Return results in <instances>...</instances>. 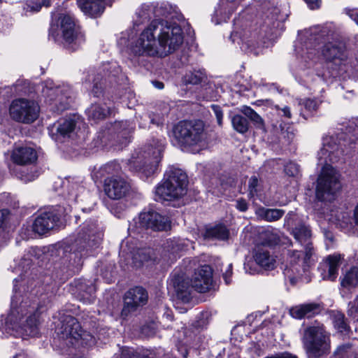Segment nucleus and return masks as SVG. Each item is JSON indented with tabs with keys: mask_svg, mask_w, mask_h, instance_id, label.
<instances>
[{
	"mask_svg": "<svg viewBox=\"0 0 358 358\" xmlns=\"http://www.w3.org/2000/svg\"><path fill=\"white\" fill-rule=\"evenodd\" d=\"M126 80V76L122 72V69L116 62L103 64L97 69H90L84 73L83 84L86 89H91V93L95 97H99L103 94L105 85L107 82L110 84L120 83Z\"/></svg>",
	"mask_w": 358,
	"mask_h": 358,
	"instance_id": "obj_8",
	"label": "nucleus"
},
{
	"mask_svg": "<svg viewBox=\"0 0 358 358\" xmlns=\"http://www.w3.org/2000/svg\"><path fill=\"white\" fill-rule=\"evenodd\" d=\"M42 94L50 110L57 113L68 109L74 99L70 85L56 83L52 80H46L43 83Z\"/></svg>",
	"mask_w": 358,
	"mask_h": 358,
	"instance_id": "obj_11",
	"label": "nucleus"
},
{
	"mask_svg": "<svg viewBox=\"0 0 358 358\" xmlns=\"http://www.w3.org/2000/svg\"><path fill=\"white\" fill-rule=\"evenodd\" d=\"M210 314L208 312L201 313L199 320L196 322L195 327L198 328H204L208 324Z\"/></svg>",
	"mask_w": 358,
	"mask_h": 358,
	"instance_id": "obj_57",
	"label": "nucleus"
},
{
	"mask_svg": "<svg viewBox=\"0 0 358 358\" xmlns=\"http://www.w3.org/2000/svg\"><path fill=\"white\" fill-rule=\"evenodd\" d=\"M334 327L340 332H345L348 330V325L345 322V315L341 313H336L334 315Z\"/></svg>",
	"mask_w": 358,
	"mask_h": 358,
	"instance_id": "obj_45",
	"label": "nucleus"
},
{
	"mask_svg": "<svg viewBox=\"0 0 358 358\" xmlns=\"http://www.w3.org/2000/svg\"><path fill=\"white\" fill-rule=\"evenodd\" d=\"M101 170L104 171L108 174L118 173L120 170V166L116 162H111L102 166Z\"/></svg>",
	"mask_w": 358,
	"mask_h": 358,
	"instance_id": "obj_55",
	"label": "nucleus"
},
{
	"mask_svg": "<svg viewBox=\"0 0 358 358\" xmlns=\"http://www.w3.org/2000/svg\"><path fill=\"white\" fill-rule=\"evenodd\" d=\"M285 210L278 208H266L262 206L255 210L257 218L266 222H275L279 220L285 214Z\"/></svg>",
	"mask_w": 358,
	"mask_h": 358,
	"instance_id": "obj_34",
	"label": "nucleus"
},
{
	"mask_svg": "<svg viewBox=\"0 0 358 358\" xmlns=\"http://www.w3.org/2000/svg\"><path fill=\"white\" fill-rule=\"evenodd\" d=\"M77 289L79 291L78 297L83 303H91L94 301L96 287L92 282H81L78 284Z\"/></svg>",
	"mask_w": 358,
	"mask_h": 358,
	"instance_id": "obj_37",
	"label": "nucleus"
},
{
	"mask_svg": "<svg viewBox=\"0 0 358 358\" xmlns=\"http://www.w3.org/2000/svg\"><path fill=\"white\" fill-rule=\"evenodd\" d=\"M186 247L184 241L182 240H170L167 241V246L169 250H171L173 254L182 251Z\"/></svg>",
	"mask_w": 358,
	"mask_h": 358,
	"instance_id": "obj_47",
	"label": "nucleus"
},
{
	"mask_svg": "<svg viewBox=\"0 0 358 358\" xmlns=\"http://www.w3.org/2000/svg\"><path fill=\"white\" fill-rule=\"evenodd\" d=\"M322 308L320 303H303L292 307L290 310L292 317L296 319H302L305 317H310L320 313Z\"/></svg>",
	"mask_w": 358,
	"mask_h": 358,
	"instance_id": "obj_31",
	"label": "nucleus"
},
{
	"mask_svg": "<svg viewBox=\"0 0 358 358\" xmlns=\"http://www.w3.org/2000/svg\"><path fill=\"white\" fill-rule=\"evenodd\" d=\"M88 120L91 124H98L113 113V110L106 103H95L85 110Z\"/></svg>",
	"mask_w": 358,
	"mask_h": 358,
	"instance_id": "obj_28",
	"label": "nucleus"
},
{
	"mask_svg": "<svg viewBox=\"0 0 358 358\" xmlns=\"http://www.w3.org/2000/svg\"><path fill=\"white\" fill-rule=\"evenodd\" d=\"M134 125L127 120L116 121L113 123H107L104 129H101V133L108 132V134H115L119 133H131L133 132Z\"/></svg>",
	"mask_w": 358,
	"mask_h": 358,
	"instance_id": "obj_36",
	"label": "nucleus"
},
{
	"mask_svg": "<svg viewBox=\"0 0 358 358\" xmlns=\"http://www.w3.org/2000/svg\"><path fill=\"white\" fill-rule=\"evenodd\" d=\"M171 285H173L178 299L184 302H188L191 298L192 290L194 288L189 281L186 280L182 275H174L171 279Z\"/></svg>",
	"mask_w": 358,
	"mask_h": 358,
	"instance_id": "obj_30",
	"label": "nucleus"
},
{
	"mask_svg": "<svg viewBox=\"0 0 358 358\" xmlns=\"http://www.w3.org/2000/svg\"><path fill=\"white\" fill-rule=\"evenodd\" d=\"M135 224L137 228L150 229L156 231H166L171 227V221L169 217L152 210L141 213L137 220H135Z\"/></svg>",
	"mask_w": 358,
	"mask_h": 358,
	"instance_id": "obj_16",
	"label": "nucleus"
},
{
	"mask_svg": "<svg viewBox=\"0 0 358 358\" xmlns=\"http://www.w3.org/2000/svg\"><path fill=\"white\" fill-rule=\"evenodd\" d=\"M206 78L205 70L203 69L187 71L185 74L182 77V83L185 85H199Z\"/></svg>",
	"mask_w": 358,
	"mask_h": 358,
	"instance_id": "obj_38",
	"label": "nucleus"
},
{
	"mask_svg": "<svg viewBox=\"0 0 358 358\" xmlns=\"http://www.w3.org/2000/svg\"><path fill=\"white\" fill-rule=\"evenodd\" d=\"M341 285L347 289L358 287V267H352L345 274L341 280Z\"/></svg>",
	"mask_w": 358,
	"mask_h": 358,
	"instance_id": "obj_40",
	"label": "nucleus"
},
{
	"mask_svg": "<svg viewBox=\"0 0 358 358\" xmlns=\"http://www.w3.org/2000/svg\"><path fill=\"white\" fill-rule=\"evenodd\" d=\"M188 178L186 173L176 166L168 167L164 180L155 190L162 200L171 201L178 200L187 193Z\"/></svg>",
	"mask_w": 358,
	"mask_h": 358,
	"instance_id": "obj_10",
	"label": "nucleus"
},
{
	"mask_svg": "<svg viewBox=\"0 0 358 358\" xmlns=\"http://www.w3.org/2000/svg\"><path fill=\"white\" fill-rule=\"evenodd\" d=\"M10 213L7 209H2L0 210V228L3 226L5 222L8 220Z\"/></svg>",
	"mask_w": 358,
	"mask_h": 358,
	"instance_id": "obj_63",
	"label": "nucleus"
},
{
	"mask_svg": "<svg viewBox=\"0 0 358 358\" xmlns=\"http://www.w3.org/2000/svg\"><path fill=\"white\" fill-rule=\"evenodd\" d=\"M17 282V279L14 282ZM10 310L6 319V326L19 336H36L38 334V314L29 299L17 291L14 284Z\"/></svg>",
	"mask_w": 358,
	"mask_h": 358,
	"instance_id": "obj_4",
	"label": "nucleus"
},
{
	"mask_svg": "<svg viewBox=\"0 0 358 358\" xmlns=\"http://www.w3.org/2000/svg\"><path fill=\"white\" fill-rule=\"evenodd\" d=\"M263 238L266 244L268 245H275L280 242L279 235L273 231L266 230L262 234Z\"/></svg>",
	"mask_w": 358,
	"mask_h": 358,
	"instance_id": "obj_46",
	"label": "nucleus"
},
{
	"mask_svg": "<svg viewBox=\"0 0 358 358\" xmlns=\"http://www.w3.org/2000/svg\"><path fill=\"white\" fill-rule=\"evenodd\" d=\"M10 117L18 122L30 124L39 116L40 107L36 101L26 98H18L12 101L9 106Z\"/></svg>",
	"mask_w": 358,
	"mask_h": 358,
	"instance_id": "obj_14",
	"label": "nucleus"
},
{
	"mask_svg": "<svg viewBox=\"0 0 358 358\" xmlns=\"http://www.w3.org/2000/svg\"><path fill=\"white\" fill-rule=\"evenodd\" d=\"M97 229L95 222H85L83 224L80 231L73 245L75 251L81 252L87 246H90V241L94 235Z\"/></svg>",
	"mask_w": 358,
	"mask_h": 358,
	"instance_id": "obj_25",
	"label": "nucleus"
},
{
	"mask_svg": "<svg viewBox=\"0 0 358 358\" xmlns=\"http://www.w3.org/2000/svg\"><path fill=\"white\" fill-rule=\"evenodd\" d=\"M85 123L78 115H73L59 120L50 127V134H71V133H83L81 127Z\"/></svg>",
	"mask_w": 358,
	"mask_h": 358,
	"instance_id": "obj_21",
	"label": "nucleus"
},
{
	"mask_svg": "<svg viewBox=\"0 0 358 358\" xmlns=\"http://www.w3.org/2000/svg\"><path fill=\"white\" fill-rule=\"evenodd\" d=\"M257 85V83L255 81H252L250 78V81L243 80V83L236 85V89H234V91L237 93H239L240 94H244L245 92L250 91Z\"/></svg>",
	"mask_w": 358,
	"mask_h": 358,
	"instance_id": "obj_49",
	"label": "nucleus"
},
{
	"mask_svg": "<svg viewBox=\"0 0 358 358\" xmlns=\"http://www.w3.org/2000/svg\"><path fill=\"white\" fill-rule=\"evenodd\" d=\"M101 170L104 171L108 174L118 173L120 170V166L116 162H111L102 166Z\"/></svg>",
	"mask_w": 358,
	"mask_h": 358,
	"instance_id": "obj_54",
	"label": "nucleus"
},
{
	"mask_svg": "<svg viewBox=\"0 0 358 358\" xmlns=\"http://www.w3.org/2000/svg\"><path fill=\"white\" fill-rule=\"evenodd\" d=\"M59 217L53 212H43L35 219L32 228L35 233L40 235L48 233L57 225Z\"/></svg>",
	"mask_w": 358,
	"mask_h": 358,
	"instance_id": "obj_23",
	"label": "nucleus"
},
{
	"mask_svg": "<svg viewBox=\"0 0 358 358\" xmlns=\"http://www.w3.org/2000/svg\"><path fill=\"white\" fill-rule=\"evenodd\" d=\"M231 124L234 129L241 134L247 132L249 128L248 118L241 115H234L231 119Z\"/></svg>",
	"mask_w": 358,
	"mask_h": 358,
	"instance_id": "obj_41",
	"label": "nucleus"
},
{
	"mask_svg": "<svg viewBox=\"0 0 358 358\" xmlns=\"http://www.w3.org/2000/svg\"><path fill=\"white\" fill-rule=\"evenodd\" d=\"M57 334L66 345L91 346L95 343L94 337L89 332L82 330L77 319L71 315L64 317Z\"/></svg>",
	"mask_w": 358,
	"mask_h": 358,
	"instance_id": "obj_12",
	"label": "nucleus"
},
{
	"mask_svg": "<svg viewBox=\"0 0 358 358\" xmlns=\"http://www.w3.org/2000/svg\"><path fill=\"white\" fill-rule=\"evenodd\" d=\"M204 123L201 120H184L178 122L173 128V134H202Z\"/></svg>",
	"mask_w": 358,
	"mask_h": 358,
	"instance_id": "obj_29",
	"label": "nucleus"
},
{
	"mask_svg": "<svg viewBox=\"0 0 358 358\" xmlns=\"http://www.w3.org/2000/svg\"><path fill=\"white\" fill-rule=\"evenodd\" d=\"M202 236L206 240L225 241L229 236V231L224 224H219L206 227Z\"/></svg>",
	"mask_w": 358,
	"mask_h": 358,
	"instance_id": "obj_32",
	"label": "nucleus"
},
{
	"mask_svg": "<svg viewBox=\"0 0 358 358\" xmlns=\"http://www.w3.org/2000/svg\"><path fill=\"white\" fill-rule=\"evenodd\" d=\"M299 69L296 78L311 87L313 83L331 82L348 71V52L331 24L305 30L295 45Z\"/></svg>",
	"mask_w": 358,
	"mask_h": 358,
	"instance_id": "obj_2",
	"label": "nucleus"
},
{
	"mask_svg": "<svg viewBox=\"0 0 358 358\" xmlns=\"http://www.w3.org/2000/svg\"><path fill=\"white\" fill-rule=\"evenodd\" d=\"M103 190L108 198L118 200L127 195L131 190V185L121 177H110L104 180Z\"/></svg>",
	"mask_w": 358,
	"mask_h": 358,
	"instance_id": "obj_20",
	"label": "nucleus"
},
{
	"mask_svg": "<svg viewBox=\"0 0 358 358\" xmlns=\"http://www.w3.org/2000/svg\"><path fill=\"white\" fill-rule=\"evenodd\" d=\"M182 16L168 2H148L138 6L132 29L120 34L117 45L138 57L165 58L183 43Z\"/></svg>",
	"mask_w": 358,
	"mask_h": 358,
	"instance_id": "obj_1",
	"label": "nucleus"
},
{
	"mask_svg": "<svg viewBox=\"0 0 358 358\" xmlns=\"http://www.w3.org/2000/svg\"><path fill=\"white\" fill-rule=\"evenodd\" d=\"M102 137H108L106 148H113L115 150H122L131 142L130 136H102Z\"/></svg>",
	"mask_w": 358,
	"mask_h": 358,
	"instance_id": "obj_39",
	"label": "nucleus"
},
{
	"mask_svg": "<svg viewBox=\"0 0 358 358\" xmlns=\"http://www.w3.org/2000/svg\"><path fill=\"white\" fill-rule=\"evenodd\" d=\"M165 145L164 138H152L148 143L136 148L127 162L129 169L145 178L154 175L162 159Z\"/></svg>",
	"mask_w": 358,
	"mask_h": 358,
	"instance_id": "obj_6",
	"label": "nucleus"
},
{
	"mask_svg": "<svg viewBox=\"0 0 358 358\" xmlns=\"http://www.w3.org/2000/svg\"><path fill=\"white\" fill-rule=\"evenodd\" d=\"M331 334L324 325L315 320L304 327L302 343L308 358H324L331 351Z\"/></svg>",
	"mask_w": 358,
	"mask_h": 358,
	"instance_id": "obj_9",
	"label": "nucleus"
},
{
	"mask_svg": "<svg viewBox=\"0 0 358 358\" xmlns=\"http://www.w3.org/2000/svg\"><path fill=\"white\" fill-rule=\"evenodd\" d=\"M333 129L334 134H358V118L339 121Z\"/></svg>",
	"mask_w": 358,
	"mask_h": 358,
	"instance_id": "obj_35",
	"label": "nucleus"
},
{
	"mask_svg": "<svg viewBox=\"0 0 358 358\" xmlns=\"http://www.w3.org/2000/svg\"><path fill=\"white\" fill-rule=\"evenodd\" d=\"M83 189V187L78 183L72 184L70 187V189L68 193V199L70 201L76 202L78 199V192H80Z\"/></svg>",
	"mask_w": 358,
	"mask_h": 358,
	"instance_id": "obj_53",
	"label": "nucleus"
},
{
	"mask_svg": "<svg viewBox=\"0 0 358 358\" xmlns=\"http://www.w3.org/2000/svg\"><path fill=\"white\" fill-rule=\"evenodd\" d=\"M257 185H258V179L255 176L252 177L249 181L250 194L253 196L255 194L257 193Z\"/></svg>",
	"mask_w": 358,
	"mask_h": 358,
	"instance_id": "obj_59",
	"label": "nucleus"
},
{
	"mask_svg": "<svg viewBox=\"0 0 358 358\" xmlns=\"http://www.w3.org/2000/svg\"><path fill=\"white\" fill-rule=\"evenodd\" d=\"M282 21L283 16L275 6L263 12L259 31L243 16H239L234 20V28L229 38L232 43H237L243 51L257 55L259 52L257 48L262 43H265V41L262 42V39L266 37L271 40L277 36L282 28Z\"/></svg>",
	"mask_w": 358,
	"mask_h": 358,
	"instance_id": "obj_3",
	"label": "nucleus"
},
{
	"mask_svg": "<svg viewBox=\"0 0 358 358\" xmlns=\"http://www.w3.org/2000/svg\"><path fill=\"white\" fill-rule=\"evenodd\" d=\"M282 134H294V130L292 125L284 124H280Z\"/></svg>",
	"mask_w": 358,
	"mask_h": 358,
	"instance_id": "obj_62",
	"label": "nucleus"
},
{
	"mask_svg": "<svg viewBox=\"0 0 358 358\" xmlns=\"http://www.w3.org/2000/svg\"><path fill=\"white\" fill-rule=\"evenodd\" d=\"M171 143L182 150L197 153L208 147L207 136H172Z\"/></svg>",
	"mask_w": 358,
	"mask_h": 358,
	"instance_id": "obj_19",
	"label": "nucleus"
},
{
	"mask_svg": "<svg viewBox=\"0 0 358 358\" xmlns=\"http://www.w3.org/2000/svg\"><path fill=\"white\" fill-rule=\"evenodd\" d=\"M50 6V0H29L26 3L24 9L26 12H38L42 6L48 7Z\"/></svg>",
	"mask_w": 358,
	"mask_h": 358,
	"instance_id": "obj_43",
	"label": "nucleus"
},
{
	"mask_svg": "<svg viewBox=\"0 0 358 358\" xmlns=\"http://www.w3.org/2000/svg\"><path fill=\"white\" fill-rule=\"evenodd\" d=\"M211 108L216 117L217 122L219 126H222V119H223V113L220 106L217 105L213 104L211 105Z\"/></svg>",
	"mask_w": 358,
	"mask_h": 358,
	"instance_id": "obj_58",
	"label": "nucleus"
},
{
	"mask_svg": "<svg viewBox=\"0 0 358 358\" xmlns=\"http://www.w3.org/2000/svg\"><path fill=\"white\" fill-rule=\"evenodd\" d=\"M348 15L358 25V9L349 10Z\"/></svg>",
	"mask_w": 358,
	"mask_h": 358,
	"instance_id": "obj_64",
	"label": "nucleus"
},
{
	"mask_svg": "<svg viewBox=\"0 0 358 358\" xmlns=\"http://www.w3.org/2000/svg\"><path fill=\"white\" fill-rule=\"evenodd\" d=\"M54 138L57 144L66 143L67 145H73L78 142L83 143L81 148L94 150L99 148H106L108 137L102 136H55Z\"/></svg>",
	"mask_w": 358,
	"mask_h": 358,
	"instance_id": "obj_18",
	"label": "nucleus"
},
{
	"mask_svg": "<svg viewBox=\"0 0 358 358\" xmlns=\"http://www.w3.org/2000/svg\"><path fill=\"white\" fill-rule=\"evenodd\" d=\"M340 175L330 165L324 166L317 181L316 196L320 201H326L341 188Z\"/></svg>",
	"mask_w": 358,
	"mask_h": 358,
	"instance_id": "obj_15",
	"label": "nucleus"
},
{
	"mask_svg": "<svg viewBox=\"0 0 358 358\" xmlns=\"http://www.w3.org/2000/svg\"><path fill=\"white\" fill-rule=\"evenodd\" d=\"M285 173L289 177H296L300 172L299 166L294 162H289L285 166Z\"/></svg>",
	"mask_w": 358,
	"mask_h": 358,
	"instance_id": "obj_51",
	"label": "nucleus"
},
{
	"mask_svg": "<svg viewBox=\"0 0 358 358\" xmlns=\"http://www.w3.org/2000/svg\"><path fill=\"white\" fill-rule=\"evenodd\" d=\"M121 358H148V356L144 354L141 355L140 353L134 352L131 349H124L122 351Z\"/></svg>",
	"mask_w": 358,
	"mask_h": 358,
	"instance_id": "obj_56",
	"label": "nucleus"
},
{
	"mask_svg": "<svg viewBox=\"0 0 358 358\" xmlns=\"http://www.w3.org/2000/svg\"><path fill=\"white\" fill-rule=\"evenodd\" d=\"M148 300L147 291L142 287L129 289L124 296V306L121 312L123 318H127L145 306Z\"/></svg>",
	"mask_w": 358,
	"mask_h": 358,
	"instance_id": "obj_17",
	"label": "nucleus"
},
{
	"mask_svg": "<svg viewBox=\"0 0 358 358\" xmlns=\"http://www.w3.org/2000/svg\"><path fill=\"white\" fill-rule=\"evenodd\" d=\"M341 227L343 228H346L348 231H355L358 230V203L354 210V216H353V222H350V223H345L344 221L341 224Z\"/></svg>",
	"mask_w": 358,
	"mask_h": 358,
	"instance_id": "obj_50",
	"label": "nucleus"
},
{
	"mask_svg": "<svg viewBox=\"0 0 358 358\" xmlns=\"http://www.w3.org/2000/svg\"><path fill=\"white\" fill-rule=\"evenodd\" d=\"M112 0H77V5L80 10L90 17L101 16L107 5H110Z\"/></svg>",
	"mask_w": 358,
	"mask_h": 358,
	"instance_id": "obj_24",
	"label": "nucleus"
},
{
	"mask_svg": "<svg viewBox=\"0 0 358 358\" xmlns=\"http://www.w3.org/2000/svg\"><path fill=\"white\" fill-rule=\"evenodd\" d=\"M37 159V152L33 148L24 145L15 146L10 154V159L21 168L11 169L13 174L24 182L33 181L36 176L34 173L25 172L24 167L35 164Z\"/></svg>",
	"mask_w": 358,
	"mask_h": 358,
	"instance_id": "obj_13",
	"label": "nucleus"
},
{
	"mask_svg": "<svg viewBox=\"0 0 358 358\" xmlns=\"http://www.w3.org/2000/svg\"><path fill=\"white\" fill-rule=\"evenodd\" d=\"M340 255H329L320 264V269L323 280L334 281L337 275L341 263Z\"/></svg>",
	"mask_w": 358,
	"mask_h": 358,
	"instance_id": "obj_27",
	"label": "nucleus"
},
{
	"mask_svg": "<svg viewBox=\"0 0 358 358\" xmlns=\"http://www.w3.org/2000/svg\"><path fill=\"white\" fill-rule=\"evenodd\" d=\"M49 39L62 44L69 51H76L85 43L84 34L69 13H52Z\"/></svg>",
	"mask_w": 358,
	"mask_h": 358,
	"instance_id": "obj_7",
	"label": "nucleus"
},
{
	"mask_svg": "<svg viewBox=\"0 0 358 358\" xmlns=\"http://www.w3.org/2000/svg\"><path fill=\"white\" fill-rule=\"evenodd\" d=\"M241 112L250 120L254 127L262 133H268L271 131L266 126L264 119L251 107L243 106Z\"/></svg>",
	"mask_w": 358,
	"mask_h": 358,
	"instance_id": "obj_33",
	"label": "nucleus"
},
{
	"mask_svg": "<svg viewBox=\"0 0 358 358\" xmlns=\"http://www.w3.org/2000/svg\"><path fill=\"white\" fill-rule=\"evenodd\" d=\"M294 238L303 246V250H289L288 252L289 264L284 274L292 283L297 279L307 275L310 267L314 264L315 250L310 241L311 233L309 228L300 224L292 229Z\"/></svg>",
	"mask_w": 358,
	"mask_h": 358,
	"instance_id": "obj_5",
	"label": "nucleus"
},
{
	"mask_svg": "<svg viewBox=\"0 0 358 358\" xmlns=\"http://www.w3.org/2000/svg\"><path fill=\"white\" fill-rule=\"evenodd\" d=\"M232 275V264H229L227 265L225 271L223 273V278L227 284H229L231 282V276Z\"/></svg>",
	"mask_w": 358,
	"mask_h": 358,
	"instance_id": "obj_61",
	"label": "nucleus"
},
{
	"mask_svg": "<svg viewBox=\"0 0 358 358\" xmlns=\"http://www.w3.org/2000/svg\"><path fill=\"white\" fill-rule=\"evenodd\" d=\"M192 287L200 293L208 291L213 285V271L210 266L203 265L198 268L191 279Z\"/></svg>",
	"mask_w": 358,
	"mask_h": 358,
	"instance_id": "obj_22",
	"label": "nucleus"
},
{
	"mask_svg": "<svg viewBox=\"0 0 358 358\" xmlns=\"http://www.w3.org/2000/svg\"><path fill=\"white\" fill-rule=\"evenodd\" d=\"M300 104L308 112L316 110L319 106V103L315 99H306L300 102Z\"/></svg>",
	"mask_w": 358,
	"mask_h": 358,
	"instance_id": "obj_52",
	"label": "nucleus"
},
{
	"mask_svg": "<svg viewBox=\"0 0 358 358\" xmlns=\"http://www.w3.org/2000/svg\"><path fill=\"white\" fill-rule=\"evenodd\" d=\"M252 257L257 264L265 269L272 270L275 267V257L264 244L258 245L254 248Z\"/></svg>",
	"mask_w": 358,
	"mask_h": 358,
	"instance_id": "obj_26",
	"label": "nucleus"
},
{
	"mask_svg": "<svg viewBox=\"0 0 358 358\" xmlns=\"http://www.w3.org/2000/svg\"><path fill=\"white\" fill-rule=\"evenodd\" d=\"M235 0H221L219 8L215 10L216 16H219L222 13L227 14V18H229V15L234 11L231 3Z\"/></svg>",
	"mask_w": 358,
	"mask_h": 358,
	"instance_id": "obj_44",
	"label": "nucleus"
},
{
	"mask_svg": "<svg viewBox=\"0 0 358 358\" xmlns=\"http://www.w3.org/2000/svg\"><path fill=\"white\" fill-rule=\"evenodd\" d=\"M155 256L154 250L152 248L138 249L134 255V259L139 260L142 264L153 260Z\"/></svg>",
	"mask_w": 358,
	"mask_h": 358,
	"instance_id": "obj_42",
	"label": "nucleus"
},
{
	"mask_svg": "<svg viewBox=\"0 0 358 358\" xmlns=\"http://www.w3.org/2000/svg\"><path fill=\"white\" fill-rule=\"evenodd\" d=\"M236 208L241 212H245L248 208V204L245 199H239L236 202Z\"/></svg>",
	"mask_w": 358,
	"mask_h": 358,
	"instance_id": "obj_60",
	"label": "nucleus"
},
{
	"mask_svg": "<svg viewBox=\"0 0 358 358\" xmlns=\"http://www.w3.org/2000/svg\"><path fill=\"white\" fill-rule=\"evenodd\" d=\"M348 315L355 322H358V295L348 303Z\"/></svg>",
	"mask_w": 358,
	"mask_h": 358,
	"instance_id": "obj_48",
	"label": "nucleus"
}]
</instances>
